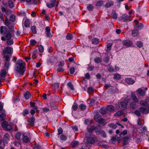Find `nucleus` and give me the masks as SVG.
<instances>
[{"mask_svg":"<svg viewBox=\"0 0 149 149\" xmlns=\"http://www.w3.org/2000/svg\"><path fill=\"white\" fill-rule=\"evenodd\" d=\"M16 70L20 75L23 74L25 72V63L22 60L17 61L16 64Z\"/></svg>","mask_w":149,"mask_h":149,"instance_id":"obj_1","label":"nucleus"},{"mask_svg":"<svg viewBox=\"0 0 149 149\" xmlns=\"http://www.w3.org/2000/svg\"><path fill=\"white\" fill-rule=\"evenodd\" d=\"M73 38L72 35L70 33L68 34L66 36V39L68 40H71Z\"/></svg>","mask_w":149,"mask_h":149,"instance_id":"obj_33","label":"nucleus"},{"mask_svg":"<svg viewBox=\"0 0 149 149\" xmlns=\"http://www.w3.org/2000/svg\"><path fill=\"white\" fill-rule=\"evenodd\" d=\"M87 141L88 143L93 144L95 142V141L93 138L89 137L87 139Z\"/></svg>","mask_w":149,"mask_h":149,"instance_id":"obj_26","label":"nucleus"},{"mask_svg":"<svg viewBox=\"0 0 149 149\" xmlns=\"http://www.w3.org/2000/svg\"><path fill=\"white\" fill-rule=\"evenodd\" d=\"M96 129V127L92 126H91L90 128H88L87 130L89 132H92L94 130H95Z\"/></svg>","mask_w":149,"mask_h":149,"instance_id":"obj_25","label":"nucleus"},{"mask_svg":"<svg viewBox=\"0 0 149 149\" xmlns=\"http://www.w3.org/2000/svg\"><path fill=\"white\" fill-rule=\"evenodd\" d=\"M31 29L32 32L34 34L36 33V26H31Z\"/></svg>","mask_w":149,"mask_h":149,"instance_id":"obj_38","label":"nucleus"},{"mask_svg":"<svg viewBox=\"0 0 149 149\" xmlns=\"http://www.w3.org/2000/svg\"><path fill=\"white\" fill-rule=\"evenodd\" d=\"M35 118L33 116H32L29 119L28 122L31 125H34Z\"/></svg>","mask_w":149,"mask_h":149,"instance_id":"obj_18","label":"nucleus"},{"mask_svg":"<svg viewBox=\"0 0 149 149\" xmlns=\"http://www.w3.org/2000/svg\"><path fill=\"white\" fill-rule=\"evenodd\" d=\"M135 102H131L130 105V108L134 109L136 107V104Z\"/></svg>","mask_w":149,"mask_h":149,"instance_id":"obj_46","label":"nucleus"},{"mask_svg":"<svg viewBox=\"0 0 149 149\" xmlns=\"http://www.w3.org/2000/svg\"><path fill=\"white\" fill-rule=\"evenodd\" d=\"M46 5L48 7L51 8L55 6H57L58 3L56 0H51L50 3H46Z\"/></svg>","mask_w":149,"mask_h":149,"instance_id":"obj_5","label":"nucleus"},{"mask_svg":"<svg viewBox=\"0 0 149 149\" xmlns=\"http://www.w3.org/2000/svg\"><path fill=\"white\" fill-rule=\"evenodd\" d=\"M136 45L139 48H141L143 46V43L140 41H137L136 43Z\"/></svg>","mask_w":149,"mask_h":149,"instance_id":"obj_29","label":"nucleus"},{"mask_svg":"<svg viewBox=\"0 0 149 149\" xmlns=\"http://www.w3.org/2000/svg\"><path fill=\"white\" fill-rule=\"evenodd\" d=\"M103 4V1H98L96 3V6H102Z\"/></svg>","mask_w":149,"mask_h":149,"instance_id":"obj_61","label":"nucleus"},{"mask_svg":"<svg viewBox=\"0 0 149 149\" xmlns=\"http://www.w3.org/2000/svg\"><path fill=\"white\" fill-rule=\"evenodd\" d=\"M140 104L143 106H145L149 108V98H147L145 101L141 100L140 102Z\"/></svg>","mask_w":149,"mask_h":149,"instance_id":"obj_6","label":"nucleus"},{"mask_svg":"<svg viewBox=\"0 0 149 149\" xmlns=\"http://www.w3.org/2000/svg\"><path fill=\"white\" fill-rule=\"evenodd\" d=\"M143 27V24H142V23H140L139 25L137 24H136L134 26V28L136 30L138 31L142 29Z\"/></svg>","mask_w":149,"mask_h":149,"instance_id":"obj_16","label":"nucleus"},{"mask_svg":"<svg viewBox=\"0 0 149 149\" xmlns=\"http://www.w3.org/2000/svg\"><path fill=\"white\" fill-rule=\"evenodd\" d=\"M0 30L1 34L4 35L7 32L8 29L6 26H2L0 27Z\"/></svg>","mask_w":149,"mask_h":149,"instance_id":"obj_9","label":"nucleus"},{"mask_svg":"<svg viewBox=\"0 0 149 149\" xmlns=\"http://www.w3.org/2000/svg\"><path fill=\"white\" fill-rule=\"evenodd\" d=\"M96 99L95 98H93L90 101V104L91 105H93L95 103Z\"/></svg>","mask_w":149,"mask_h":149,"instance_id":"obj_63","label":"nucleus"},{"mask_svg":"<svg viewBox=\"0 0 149 149\" xmlns=\"http://www.w3.org/2000/svg\"><path fill=\"white\" fill-rule=\"evenodd\" d=\"M78 106L77 103H74L72 107V109L74 111H76L78 108Z\"/></svg>","mask_w":149,"mask_h":149,"instance_id":"obj_37","label":"nucleus"},{"mask_svg":"<svg viewBox=\"0 0 149 149\" xmlns=\"http://www.w3.org/2000/svg\"><path fill=\"white\" fill-rule=\"evenodd\" d=\"M130 97L127 96L126 98L124 101L121 102L120 103V105H121L122 108H126L127 107L128 103L130 101Z\"/></svg>","mask_w":149,"mask_h":149,"instance_id":"obj_3","label":"nucleus"},{"mask_svg":"<svg viewBox=\"0 0 149 149\" xmlns=\"http://www.w3.org/2000/svg\"><path fill=\"white\" fill-rule=\"evenodd\" d=\"M123 112L122 111H119L115 113V115L118 116H120L123 114Z\"/></svg>","mask_w":149,"mask_h":149,"instance_id":"obj_56","label":"nucleus"},{"mask_svg":"<svg viewBox=\"0 0 149 149\" xmlns=\"http://www.w3.org/2000/svg\"><path fill=\"white\" fill-rule=\"evenodd\" d=\"M72 130L74 132H77L78 130V128L77 126L76 125L72 126Z\"/></svg>","mask_w":149,"mask_h":149,"instance_id":"obj_58","label":"nucleus"},{"mask_svg":"<svg viewBox=\"0 0 149 149\" xmlns=\"http://www.w3.org/2000/svg\"><path fill=\"white\" fill-rule=\"evenodd\" d=\"M139 111L142 113L147 114L149 112V108H146L144 107H140L139 108Z\"/></svg>","mask_w":149,"mask_h":149,"instance_id":"obj_7","label":"nucleus"},{"mask_svg":"<svg viewBox=\"0 0 149 149\" xmlns=\"http://www.w3.org/2000/svg\"><path fill=\"white\" fill-rule=\"evenodd\" d=\"M94 119L96 121L98 122L100 124H103L104 123V120L102 118V116L100 115H97L95 116Z\"/></svg>","mask_w":149,"mask_h":149,"instance_id":"obj_2","label":"nucleus"},{"mask_svg":"<svg viewBox=\"0 0 149 149\" xmlns=\"http://www.w3.org/2000/svg\"><path fill=\"white\" fill-rule=\"evenodd\" d=\"M79 107L81 110H85L86 108V106L84 104H81L79 106Z\"/></svg>","mask_w":149,"mask_h":149,"instance_id":"obj_41","label":"nucleus"},{"mask_svg":"<svg viewBox=\"0 0 149 149\" xmlns=\"http://www.w3.org/2000/svg\"><path fill=\"white\" fill-rule=\"evenodd\" d=\"M22 141L24 142L27 143L30 141V139L27 136L24 135L22 139Z\"/></svg>","mask_w":149,"mask_h":149,"instance_id":"obj_20","label":"nucleus"},{"mask_svg":"<svg viewBox=\"0 0 149 149\" xmlns=\"http://www.w3.org/2000/svg\"><path fill=\"white\" fill-rule=\"evenodd\" d=\"M6 54H4L3 58H5V62H9L10 59L9 56L8 55H6Z\"/></svg>","mask_w":149,"mask_h":149,"instance_id":"obj_40","label":"nucleus"},{"mask_svg":"<svg viewBox=\"0 0 149 149\" xmlns=\"http://www.w3.org/2000/svg\"><path fill=\"white\" fill-rule=\"evenodd\" d=\"M10 65V63L9 62H5L4 66V69L7 71L9 68Z\"/></svg>","mask_w":149,"mask_h":149,"instance_id":"obj_23","label":"nucleus"},{"mask_svg":"<svg viewBox=\"0 0 149 149\" xmlns=\"http://www.w3.org/2000/svg\"><path fill=\"white\" fill-rule=\"evenodd\" d=\"M79 144V142L76 141H73L72 143V146L74 147Z\"/></svg>","mask_w":149,"mask_h":149,"instance_id":"obj_52","label":"nucleus"},{"mask_svg":"<svg viewBox=\"0 0 149 149\" xmlns=\"http://www.w3.org/2000/svg\"><path fill=\"white\" fill-rule=\"evenodd\" d=\"M13 52V49L10 47H5L2 53L3 54H12Z\"/></svg>","mask_w":149,"mask_h":149,"instance_id":"obj_4","label":"nucleus"},{"mask_svg":"<svg viewBox=\"0 0 149 149\" xmlns=\"http://www.w3.org/2000/svg\"><path fill=\"white\" fill-rule=\"evenodd\" d=\"M24 97L25 99L29 100L31 97V94L28 91H26L24 94Z\"/></svg>","mask_w":149,"mask_h":149,"instance_id":"obj_14","label":"nucleus"},{"mask_svg":"<svg viewBox=\"0 0 149 149\" xmlns=\"http://www.w3.org/2000/svg\"><path fill=\"white\" fill-rule=\"evenodd\" d=\"M15 16L13 15H11L9 18L10 21L12 22H13L15 21Z\"/></svg>","mask_w":149,"mask_h":149,"instance_id":"obj_32","label":"nucleus"},{"mask_svg":"<svg viewBox=\"0 0 149 149\" xmlns=\"http://www.w3.org/2000/svg\"><path fill=\"white\" fill-rule=\"evenodd\" d=\"M75 71V69L73 67H72L69 70L71 74H73Z\"/></svg>","mask_w":149,"mask_h":149,"instance_id":"obj_62","label":"nucleus"},{"mask_svg":"<svg viewBox=\"0 0 149 149\" xmlns=\"http://www.w3.org/2000/svg\"><path fill=\"white\" fill-rule=\"evenodd\" d=\"M1 112V113L0 114V118H1V120H3L4 117H6V114L4 110H2Z\"/></svg>","mask_w":149,"mask_h":149,"instance_id":"obj_22","label":"nucleus"},{"mask_svg":"<svg viewBox=\"0 0 149 149\" xmlns=\"http://www.w3.org/2000/svg\"><path fill=\"white\" fill-rule=\"evenodd\" d=\"M132 35L136 37L138 36V32L137 31H133L132 32Z\"/></svg>","mask_w":149,"mask_h":149,"instance_id":"obj_64","label":"nucleus"},{"mask_svg":"<svg viewBox=\"0 0 149 149\" xmlns=\"http://www.w3.org/2000/svg\"><path fill=\"white\" fill-rule=\"evenodd\" d=\"M93 91V88L91 87H89L87 89V92L88 93L92 92Z\"/></svg>","mask_w":149,"mask_h":149,"instance_id":"obj_57","label":"nucleus"},{"mask_svg":"<svg viewBox=\"0 0 149 149\" xmlns=\"http://www.w3.org/2000/svg\"><path fill=\"white\" fill-rule=\"evenodd\" d=\"M109 57L108 55H107L104 58L103 61L104 62L106 63H108L109 61Z\"/></svg>","mask_w":149,"mask_h":149,"instance_id":"obj_47","label":"nucleus"},{"mask_svg":"<svg viewBox=\"0 0 149 149\" xmlns=\"http://www.w3.org/2000/svg\"><path fill=\"white\" fill-rule=\"evenodd\" d=\"M129 138L127 137H125L123 138V144L124 145H126L128 143V141Z\"/></svg>","mask_w":149,"mask_h":149,"instance_id":"obj_31","label":"nucleus"},{"mask_svg":"<svg viewBox=\"0 0 149 149\" xmlns=\"http://www.w3.org/2000/svg\"><path fill=\"white\" fill-rule=\"evenodd\" d=\"M67 85L68 87H69L71 90H74V86L71 82L70 81L68 82L67 84Z\"/></svg>","mask_w":149,"mask_h":149,"instance_id":"obj_24","label":"nucleus"},{"mask_svg":"<svg viewBox=\"0 0 149 149\" xmlns=\"http://www.w3.org/2000/svg\"><path fill=\"white\" fill-rule=\"evenodd\" d=\"M112 16L113 18L115 19H116L118 17V14L117 13L115 12H113L112 14Z\"/></svg>","mask_w":149,"mask_h":149,"instance_id":"obj_48","label":"nucleus"},{"mask_svg":"<svg viewBox=\"0 0 149 149\" xmlns=\"http://www.w3.org/2000/svg\"><path fill=\"white\" fill-rule=\"evenodd\" d=\"M21 134L19 132H17L15 135V138L17 139H19L20 138Z\"/></svg>","mask_w":149,"mask_h":149,"instance_id":"obj_45","label":"nucleus"},{"mask_svg":"<svg viewBox=\"0 0 149 149\" xmlns=\"http://www.w3.org/2000/svg\"><path fill=\"white\" fill-rule=\"evenodd\" d=\"M60 138L61 140L63 141H65L67 139V137L64 135H61L60 137Z\"/></svg>","mask_w":149,"mask_h":149,"instance_id":"obj_42","label":"nucleus"},{"mask_svg":"<svg viewBox=\"0 0 149 149\" xmlns=\"http://www.w3.org/2000/svg\"><path fill=\"white\" fill-rule=\"evenodd\" d=\"M131 96L134 102L137 103L138 102V99L134 94L132 93Z\"/></svg>","mask_w":149,"mask_h":149,"instance_id":"obj_19","label":"nucleus"},{"mask_svg":"<svg viewBox=\"0 0 149 149\" xmlns=\"http://www.w3.org/2000/svg\"><path fill=\"white\" fill-rule=\"evenodd\" d=\"M137 92L141 96H144L145 95V91L144 90L142 89L141 88H139L137 91Z\"/></svg>","mask_w":149,"mask_h":149,"instance_id":"obj_13","label":"nucleus"},{"mask_svg":"<svg viewBox=\"0 0 149 149\" xmlns=\"http://www.w3.org/2000/svg\"><path fill=\"white\" fill-rule=\"evenodd\" d=\"M94 61L97 63L101 62V60L99 57H97L94 59Z\"/></svg>","mask_w":149,"mask_h":149,"instance_id":"obj_50","label":"nucleus"},{"mask_svg":"<svg viewBox=\"0 0 149 149\" xmlns=\"http://www.w3.org/2000/svg\"><path fill=\"white\" fill-rule=\"evenodd\" d=\"M120 20L123 22H125L126 21H130V17L127 15L124 16H121L120 17Z\"/></svg>","mask_w":149,"mask_h":149,"instance_id":"obj_17","label":"nucleus"},{"mask_svg":"<svg viewBox=\"0 0 149 149\" xmlns=\"http://www.w3.org/2000/svg\"><path fill=\"white\" fill-rule=\"evenodd\" d=\"M8 3V6L10 8H12L14 7V4L12 1L9 0Z\"/></svg>","mask_w":149,"mask_h":149,"instance_id":"obj_30","label":"nucleus"},{"mask_svg":"<svg viewBox=\"0 0 149 149\" xmlns=\"http://www.w3.org/2000/svg\"><path fill=\"white\" fill-rule=\"evenodd\" d=\"M87 8L89 11H91L93 9V6L91 4L88 5L87 6Z\"/></svg>","mask_w":149,"mask_h":149,"instance_id":"obj_44","label":"nucleus"},{"mask_svg":"<svg viewBox=\"0 0 149 149\" xmlns=\"http://www.w3.org/2000/svg\"><path fill=\"white\" fill-rule=\"evenodd\" d=\"M50 28L49 26L46 27L45 32L47 37L48 38H51L52 36L50 32Z\"/></svg>","mask_w":149,"mask_h":149,"instance_id":"obj_8","label":"nucleus"},{"mask_svg":"<svg viewBox=\"0 0 149 149\" xmlns=\"http://www.w3.org/2000/svg\"><path fill=\"white\" fill-rule=\"evenodd\" d=\"M8 125V122L6 121H4L2 123L1 126L2 127L5 128Z\"/></svg>","mask_w":149,"mask_h":149,"instance_id":"obj_49","label":"nucleus"},{"mask_svg":"<svg viewBox=\"0 0 149 149\" xmlns=\"http://www.w3.org/2000/svg\"><path fill=\"white\" fill-rule=\"evenodd\" d=\"M109 126L110 127L113 129H115L117 127L116 125L113 123L109 125Z\"/></svg>","mask_w":149,"mask_h":149,"instance_id":"obj_53","label":"nucleus"},{"mask_svg":"<svg viewBox=\"0 0 149 149\" xmlns=\"http://www.w3.org/2000/svg\"><path fill=\"white\" fill-rule=\"evenodd\" d=\"M134 113L136 115L138 116H140L141 115V112L139 110H136L134 112Z\"/></svg>","mask_w":149,"mask_h":149,"instance_id":"obj_60","label":"nucleus"},{"mask_svg":"<svg viewBox=\"0 0 149 149\" xmlns=\"http://www.w3.org/2000/svg\"><path fill=\"white\" fill-rule=\"evenodd\" d=\"M5 129L6 131H10L12 130V127L11 125H7Z\"/></svg>","mask_w":149,"mask_h":149,"instance_id":"obj_43","label":"nucleus"},{"mask_svg":"<svg viewBox=\"0 0 149 149\" xmlns=\"http://www.w3.org/2000/svg\"><path fill=\"white\" fill-rule=\"evenodd\" d=\"M9 137L10 136L9 134L8 133H6L4 135L3 140L4 141H7L8 140H9Z\"/></svg>","mask_w":149,"mask_h":149,"instance_id":"obj_27","label":"nucleus"},{"mask_svg":"<svg viewBox=\"0 0 149 149\" xmlns=\"http://www.w3.org/2000/svg\"><path fill=\"white\" fill-rule=\"evenodd\" d=\"M58 133L57 134V135H59L63 133V131L61 127H59L58 130Z\"/></svg>","mask_w":149,"mask_h":149,"instance_id":"obj_54","label":"nucleus"},{"mask_svg":"<svg viewBox=\"0 0 149 149\" xmlns=\"http://www.w3.org/2000/svg\"><path fill=\"white\" fill-rule=\"evenodd\" d=\"M6 34L5 36V38L7 40L10 39L12 37L11 34L10 33H8Z\"/></svg>","mask_w":149,"mask_h":149,"instance_id":"obj_34","label":"nucleus"},{"mask_svg":"<svg viewBox=\"0 0 149 149\" xmlns=\"http://www.w3.org/2000/svg\"><path fill=\"white\" fill-rule=\"evenodd\" d=\"M92 41V43L95 45L97 44L98 43V39L97 38H93Z\"/></svg>","mask_w":149,"mask_h":149,"instance_id":"obj_39","label":"nucleus"},{"mask_svg":"<svg viewBox=\"0 0 149 149\" xmlns=\"http://www.w3.org/2000/svg\"><path fill=\"white\" fill-rule=\"evenodd\" d=\"M24 25L26 27H29L30 26V21L28 19H26L24 22Z\"/></svg>","mask_w":149,"mask_h":149,"instance_id":"obj_21","label":"nucleus"},{"mask_svg":"<svg viewBox=\"0 0 149 149\" xmlns=\"http://www.w3.org/2000/svg\"><path fill=\"white\" fill-rule=\"evenodd\" d=\"M6 70L2 69L1 71L0 76L2 79L4 80L6 77Z\"/></svg>","mask_w":149,"mask_h":149,"instance_id":"obj_12","label":"nucleus"},{"mask_svg":"<svg viewBox=\"0 0 149 149\" xmlns=\"http://www.w3.org/2000/svg\"><path fill=\"white\" fill-rule=\"evenodd\" d=\"M123 43L124 45L127 47L131 46L132 45V42L128 40L123 41Z\"/></svg>","mask_w":149,"mask_h":149,"instance_id":"obj_10","label":"nucleus"},{"mask_svg":"<svg viewBox=\"0 0 149 149\" xmlns=\"http://www.w3.org/2000/svg\"><path fill=\"white\" fill-rule=\"evenodd\" d=\"M120 75L119 74H114L113 78L115 79H118L120 78Z\"/></svg>","mask_w":149,"mask_h":149,"instance_id":"obj_51","label":"nucleus"},{"mask_svg":"<svg viewBox=\"0 0 149 149\" xmlns=\"http://www.w3.org/2000/svg\"><path fill=\"white\" fill-rule=\"evenodd\" d=\"M125 80V82L129 85L133 84L135 82L134 80L131 78H127Z\"/></svg>","mask_w":149,"mask_h":149,"instance_id":"obj_11","label":"nucleus"},{"mask_svg":"<svg viewBox=\"0 0 149 149\" xmlns=\"http://www.w3.org/2000/svg\"><path fill=\"white\" fill-rule=\"evenodd\" d=\"M113 4L114 1H110L106 3L105 5V6L106 8H108L110 7L111 6H113Z\"/></svg>","mask_w":149,"mask_h":149,"instance_id":"obj_15","label":"nucleus"},{"mask_svg":"<svg viewBox=\"0 0 149 149\" xmlns=\"http://www.w3.org/2000/svg\"><path fill=\"white\" fill-rule=\"evenodd\" d=\"M57 70L58 72H62L64 71V69L62 67H58Z\"/></svg>","mask_w":149,"mask_h":149,"instance_id":"obj_59","label":"nucleus"},{"mask_svg":"<svg viewBox=\"0 0 149 149\" xmlns=\"http://www.w3.org/2000/svg\"><path fill=\"white\" fill-rule=\"evenodd\" d=\"M39 51L41 53L44 51V48L41 45H40L38 47Z\"/></svg>","mask_w":149,"mask_h":149,"instance_id":"obj_55","label":"nucleus"},{"mask_svg":"<svg viewBox=\"0 0 149 149\" xmlns=\"http://www.w3.org/2000/svg\"><path fill=\"white\" fill-rule=\"evenodd\" d=\"M107 110L109 111H112L114 109V108L113 106L112 105L108 106L107 107Z\"/></svg>","mask_w":149,"mask_h":149,"instance_id":"obj_28","label":"nucleus"},{"mask_svg":"<svg viewBox=\"0 0 149 149\" xmlns=\"http://www.w3.org/2000/svg\"><path fill=\"white\" fill-rule=\"evenodd\" d=\"M107 112V110L104 108H102L99 110V112L102 114H104Z\"/></svg>","mask_w":149,"mask_h":149,"instance_id":"obj_36","label":"nucleus"},{"mask_svg":"<svg viewBox=\"0 0 149 149\" xmlns=\"http://www.w3.org/2000/svg\"><path fill=\"white\" fill-rule=\"evenodd\" d=\"M29 42L31 45L34 46L37 43V41L35 40L31 39L30 40Z\"/></svg>","mask_w":149,"mask_h":149,"instance_id":"obj_35","label":"nucleus"}]
</instances>
